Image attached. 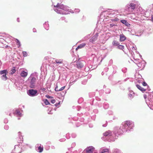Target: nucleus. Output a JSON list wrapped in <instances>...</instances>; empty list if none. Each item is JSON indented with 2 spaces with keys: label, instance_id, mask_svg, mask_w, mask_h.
<instances>
[{
  "label": "nucleus",
  "instance_id": "obj_36",
  "mask_svg": "<svg viewBox=\"0 0 153 153\" xmlns=\"http://www.w3.org/2000/svg\"><path fill=\"white\" fill-rule=\"evenodd\" d=\"M33 31L35 32L36 30L35 28H34L33 29Z\"/></svg>",
  "mask_w": 153,
  "mask_h": 153
},
{
  "label": "nucleus",
  "instance_id": "obj_22",
  "mask_svg": "<svg viewBox=\"0 0 153 153\" xmlns=\"http://www.w3.org/2000/svg\"><path fill=\"white\" fill-rule=\"evenodd\" d=\"M16 71L15 67H13L12 69L11 70V74H13Z\"/></svg>",
  "mask_w": 153,
  "mask_h": 153
},
{
  "label": "nucleus",
  "instance_id": "obj_3",
  "mask_svg": "<svg viewBox=\"0 0 153 153\" xmlns=\"http://www.w3.org/2000/svg\"><path fill=\"white\" fill-rule=\"evenodd\" d=\"M7 73V70H4L0 71V74H3L1 77V78L2 80L4 81L6 80L7 79L6 75Z\"/></svg>",
  "mask_w": 153,
  "mask_h": 153
},
{
  "label": "nucleus",
  "instance_id": "obj_38",
  "mask_svg": "<svg viewBox=\"0 0 153 153\" xmlns=\"http://www.w3.org/2000/svg\"><path fill=\"white\" fill-rule=\"evenodd\" d=\"M96 153V152H95V153Z\"/></svg>",
  "mask_w": 153,
  "mask_h": 153
},
{
  "label": "nucleus",
  "instance_id": "obj_37",
  "mask_svg": "<svg viewBox=\"0 0 153 153\" xmlns=\"http://www.w3.org/2000/svg\"><path fill=\"white\" fill-rule=\"evenodd\" d=\"M55 105L56 106H57V105L56 104H55Z\"/></svg>",
  "mask_w": 153,
  "mask_h": 153
},
{
  "label": "nucleus",
  "instance_id": "obj_5",
  "mask_svg": "<svg viewBox=\"0 0 153 153\" xmlns=\"http://www.w3.org/2000/svg\"><path fill=\"white\" fill-rule=\"evenodd\" d=\"M95 148L93 146H89L87 147L85 151L86 152V153H93L94 151Z\"/></svg>",
  "mask_w": 153,
  "mask_h": 153
},
{
  "label": "nucleus",
  "instance_id": "obj_16",
  "mask_svg": "<svg viewBox=\"0 0 153 153\" xmlns=\"http://www.w3.org/2000/svg\"><path fill=\"white\" fill-rule=\"evenodd\" d=\"M62 59H56L55 60V62L57 64H62L63 62Z\"/></svg>",
  "mask_w": 153,
  "mask_h": 153
},
{
  "label": "nucleus",
  "instance_id": "obj_31",
  "mask_svg": "<svg viewBox=\"0 0 153 153\" xmlns=\"http://www.w3.org/2000/svg\"><path fill=\"white\" fill-rule=\"evenodd\" d=\"M115 25H115L114 24H110V26L111 27H113L114 26H115Z\"/></svg>",
  "mask_w": 153,
  "mask_h": 153
},
{
  "label": "nucleus",
  "instance_id": "obj_15",
  "mask_svg": "<svg viewBox=\"0 0 153 153\" xmlns=\"http://www.w3.org/2000/svg\"><path fill=\"white\" fill-rule=\"evenodd\" d=\"M85 44H82L79 45L76 48V50H77L78 49L84 47L85 45Z\"/></svg>",
  "mask_w": 153,
  "mask_h": 153
},
{
  "label": "nucleus",
  "instance_id": "obj_7",
  "mask_svg": "<svg viewBox=\"0 0 153 153\" xmlns=\"http://www.w3.org/2000/svg\"><path fill=\"white\" fill-rule=\"evenodd\" d=\"M76 66L78 68H81L83 66V63L79 61H77L76 62Z\"/></svg>",
  "mask_w": 153,
  "mask_h": 153
},
{
  "label": "nucleus",
  "instance_id": "obj_11",
  "mask_svg": "<svg viewBox=\"0 0 153 153\" xmlns=\"http://www.w3.org/2000/svg\"><path fill=\"white\" fill-rule=\"evenodd\" d=\"M27 72H25L24 71H23L21 73L20 75L22 77L25 78L27 76Z\"/></svg>",
  "mask_w": 153,
  "mask_h": 153
},
{
  "label": "nucleus",
  "instance_id": "obj_8",
  "mask_svg": "<svg viewBox=\"0 0 153 153\" xmlns=\"http://www.w3.org/2000/svg\"><path fill=\"white\" fill-rule=\"evenodd\" d=\"M103 135L105 136H110L112 135V134L111 131L108 130L105 132L104 133Z\"/></svg>",
  "mask_w": 153,
  "mask_h": 153
},
{
  "label": "nucleus",
  "instance_id": "obj_27",
  "mask_svg": "<svg viewBox=\"0 0 153 153\" xmlns=\"http://www.w3.org/2000/svg\"><path fill=\"white\" fill-rule=\"evenodd\" d=\"M45 97L47 98H53L52 97H51L50 96L48 95H46V96H45Z\"/></svg>",
  "mask_w": 153,
  "mask_h": 153
},
{
  "label": "nucleus",
  "instance_id": "obj_30",
  "mask_svg": "<svg viewBox=\"0 0 153 153\" xmlns=\"http://www.w3.org/2000/svg\"><path fill=\"white\" fill-rule=\"evenodd\" d=\"M55 90L56 91H59V89H58V87L57 86H56L55 88Z\"/></svg>",
  "mask_w": 153,
  "mask_h": 153
},
{
  "label": "nucleus",
  "instance_id": "obj_21",
  "mask_svg": "<svg viewBox=\"0 0 153 153\" xmlns=\"http://www.w3.org/2000/svg\"><path fill=\"white\" fill-rule=\"evenodd\" d=\"M118 46V48L120 50H123L124 48V46L121 45H119Z\"/></svg>",
  "mask_w": 153,
  "mask_h": 153
},
{
  "label": "nucleus",
  "instance_id": "obj_14",
  "mask_svg": "<svg viewBox=\"0 0 153 153\" xmlns=\"http://www.w3.org/2000/svg\"><path fill=\"white\" fill-rule=\"evenodd\" d=\"M136 87L142 91L144 92L146 91V89H145L143 88L139 85H136Z\"/></svg>",
  "mask_w": 153,
  "mask_h": 153
},
{
  "label": "nucleus",
  "instance_id": "obj_4",
  "mask_svg": "<svg viewBox=\"0 0 153 153\" xmlns=\"http://www.w3.org/2000/svg\"><path fill=\"white\" fill-rule=\"evenodd\" d=\"M37 93V90L31 89L28 90L27 93L30 96H34L36 95Z\"/></svg>",
  "mask_w": 153,
  "mask_h": 153
},
{
  "label": "nucleus",
  "instance_id": "obj_18",
  "mask_svg": "<svg viewBox=\"0 0 153 153\" xmlns=\"http://www.w3.org/2000/svg\"><path fill=\"white\" fill-rule=\"evenodd\" d=\"M43 149V146L41 145L38 147V150H39V152H42Z\"/></svg>",
  "mask_w": 153,
  "mask_h": 153
},
{
  "label": "nucleus",
  "instance_id": "obj_2",
  "mask_svg": "<svg viewBox=\"0 0 153 153\" xmlns=\"http://www.w3.org/2000/svg\"><path fill=\"white\" fill-rule=\"evenodd\" d=\"M122 125L123 127L122 129L125 128L126 127L128 126V127H131V129H132L133 127H134V124L133 123L130 121H126L123 123Z\"/></svg>",
  "mask_w": 153,
  "mask_h": 153
},
{
  "label": "nucleus",
  "instance_id": "obj_26",
  "mask_svg": "<svg viewBox=\"0 0 153 153\" xmlns=\"http://www.w3.org/2000/svg\"><path fill=\"white\" fill-rule=\"evenodd\" d=\"M65 88V86H63V87L61 88H60L59 89V91H62V90H64V89Z\"/></svg>",
  "mask_w": 153,
  "mask_h": 153
},
{
  "label": "nucleus",
  "instance_id": "obj_28",
  "mask_svg": "<svg viewBox=\"0 0 153 153\" xmlns=\"http://www.w3.org/2000/svg\"><path fill=\"white\" fill-rule=\"evenodd\" d=\"M142 85L144 86H146L147 85V83L145 82H143L142 83Z\"/></svg>",
  "mask_w": 153,
  "mask_h": 153
},
{
  "label": "nucleus",
  "instance_id": "obj_25",
  "mask_svg": "<svg viewBox=\"0 0 153 153\" xmlns=\"http://www.w3.org/2000/svg\"><path fill=\"white\" fill-rule=\"evenodd\" d=\"M23 55L25 57L27 56V53L26 51H23L22 52Z\"/></svg>",
  "mask_w": 153,
  "mask_h": 153
},
{
  "label": "nucleus",
  "instance_id": "obj_35",
  "mask_svg": "<svg viewBox=\"0 0 153 153\" xmlns=\"http://www.w3.org/2000/svg\"><path fill=\"white\" fill-rule=\"evenodd\" d=\"M128 95H129V97H131V96L132 95H131V94H129Z\"/></svg>",
  "mask_w": 153,
  "mask_h": 153
},
{
  "label": "nucleus",
  "instance_id": "obj_9",
  "mask_svg": "<svg viewBox=\"0 0 153 153\" xmlns=\"http://www.w3.org/2000/svg\"><path fill=\"white\" fill-rule=\"evenodd\" d=\"M98 35H95L93 36L91 39L90 40V42H93L97 39V37Z\"/></svg>",
  "mask_w": 153,
  "mask_h": 153
},
{
  "label": "nucleus",
  "instance_id": "obj_23",
  "mask_svg": "<svg viewBox=\"0 0 153 153\" xmlns=\"http://www.w3.org/2000/svg\"><path fill=\"white\" fill-rule=\"evenodd\" d=\"M44 102L45 104L46 105L50 104L49 102L47 99H45L44 100Z\"/></svg>",
  "mask_w": 153,
  "mask_h": 153
},
{
  "label": "nucleus",
  "instance_id": "obj_32",
  "mask_svg": "<svg viewBox=\"0 0 153 153\" xmlns=\"http://www.w3.org/2000/svg\"><path fill=\"white\" fill-rule=\"evenodd\" d=\"M151 21L153 22V15H152L151 16Z\"/></svg>",
  "mask_w": 153,
  "mask_h": 153
},
{
  "label": "nucleus",
  "instance_id": "obj_34",
  "mask_svg": "<svg viewBox=\"0 0 153 153\" xmlns=\"http://www.w3.org/2000/svg\"><path fill=\"white\" fill-rule=\"evenodd\" d=\"M115 19L114 20L115 21H117L118 20H119V19L117 18H115Z\"/></svg>",
  "mask_w": 153,
  "mask_h": 153
},
{
  "label": "nucleus",
  "instance_id": "obj_1",
  "mask_svg": "<svg viewBox=\"0 0 153 153\" xmlns=\"http://www.w3.org/2000/svg\"><path fill=\"white\" fill-rule=\"evenodd\" d=\"M54 6L57 8L54 9L55 11L59 13L63 14V13L61 11V10L65 11L67 10V7L63 4H58L56 6L55 5Z\"/></svg>",
  "mask_w": 153,
  "mask_h": 153
},
{
  "label": "nucleus",
  "instance_id": "obj_13",
  "mask_svg": "<svg viewBox=\"0 0 153 153\" xmlns=\"http://www.w3.org/2000/svg\"><path fill=\"white\" fill-rule=\"evenodd\" d=\"M13 114H16L19 116H21V113L18 109L16 110L15 111L13 112Z\"/></svg>",
  "mask_w": 153,
  "mask_h": 153
},
{
  "label": "nucleus",
  "instance_id": "obj_10",
  "mask_svg": "<svg viewBox=\"0 0 153 153\" xmlns=\"http://www.w3.org/2000/svg\"><path fill=\"white\" fill-rule=\"evenodd\" d=\"M126 39V36L123 34L120 35V40L121 42L125 41Z\"/></svg>",
  "mask_w": 153,
  "mask_h": 153
},
{
  "label": "nucleus",
  "instance_id": "obj_17",
  "mask_svg": "<svg viewBox=\"0 0 153 153\" xmlns=\"http://www.w3.org/2000/svg\"><path fill=\"white\" fill-rule=\"evenodd\" d=\"M120 22L121 23H122L125 24V25H126V26H128V25H129V24L128 23V22H127V21L125 20H121L120 21Z\"/></svg>",
  "mask_w": 153,
  "mask_h": 153
},
{
  "label": "nucleus",
  "instance_id": "obj_33",
  "mask_svg": "<svg viewBox=\"0 0 153 153\" xmlns=\"http://www.w3.org/2000/svg\"><path fill=\"white\" fill-rule=\"evenodd\" d=\"M143 97L145 99H146L147 98V96L146 94H144L143 95Z\"/></svg>",
  "mask_w": 153,
  "mask_h": 153
},
{
  "label": "nucleus",
  "instance_id": "obj_19",
  "mask_svg": "<svg viewBox=\"0 0 153 153\" xmlns=\"http://www.w3.org/2000/svg\"><path fill=\"white\" fill-rule=\"evenodd\" d=\"M119 42L116 40H114L112 42V44L114 46H117L119 45Z\"/></svg>",
  "mask_w": 153,
  "mask_h": 153
},
{
  "label": "nucleus",
  "instance_id": "obj_20",
  "mask_svg": "<svg viewBox=\"0 0 153 153\" xmlns=\"http://www.w3.org/2000/svg\"><path fill=\"white\" fill-rule=\"evenodd\" d=\"M109 152V150L107 149H103L102 150L101 152V153H105L106 152L108 153Z\"/></svg>",
  "mask_w": 153,
  "mask_h": 153
},
{
  "label": "nucleus",
  "instance_id": "obj_24",
  "mask_svg": "<svg viewBox=\"0 0 153 153\" xmlns=\"http://www.w3.org/2000/svg\"><path fill=\"white\" fill-rule=\"evenodd\" d=\"M16 42L17 44V45H19L18 47H19L21 46L20 43L19 42V41L18 39H16Z\"/></svg>",
  "mask_w": 153,
  "mask_h": 153
},
{
  "label": "nucleus",
  "instance_id": "obj_6",
  "mask_svg": "<svg viewBox=\"0 0 153 153\" xmlns=\"http://www.w3.org/2000/svg\"><path fill=\"white\" fill-rule=\"evenodd\" d=\"M36 81V78L34 77L32 78L30 82V87L31 88H33L35 86V83Z\"/></svg>",
  "mask_w": 153,
  "mask_h": 153
},
{
  "label": "nucleus",
  "instance_id": "obj_29",
  "mask_svg": "<svg viewBox=\"0 0 153 153\" xmlns=\"http://www.w3.org/2000/svg\"><path fill=\"white\" fill-rule=\"evenodd\" d=\"M51 103L53 104H54L55 102V100L54 99L52 100L51 101Z\"/></svg>",
  "mask_w": 153,
  "mask_h": 153
},
{
  "label": "nucleus",
  "instance_id": "obj_12",
  "mask_svg": "<svg viewBox=\"0 0 153 153\" xmlns=\"http://www.w3.org/2000/svg\"><path fill=\"white\" fill-rule=\"evenodd\" d=\"M129 8L130 7L131 9L134 10L136 6V5L132 3H131L129 5Z\"/></svg>",
  "mask_w": 153,
  "mask_h": 153
}]
</instances>
